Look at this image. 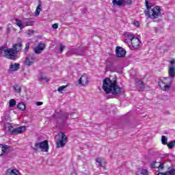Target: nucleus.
Masks as SVG:
<instances>
[{
  "label": "nucleus",
  "instance_id": "f257e3e1",
  "mask_svg": "<svg viewBox=\"0 0 175 175\" xmlns=\"http://www.w3.org/2000/svg\"><path fill=\"white\" fill-rule=\"evenodd\" d=\"M103 90L105 94H112V95H121L124 93V89L117 85V77L112 79L110 78L104 79Z\"/></svg>",
  "mask_w": 175,
  "mask_h": 175
},
{
  "label": "nucleus",
  "instance_id": "f03ea898",
  "mask_svg": "<svg viewBox=\"0 0 175 175\" xmlns=\"http://www.w3.org/2000/svg\"><path fill=\"white\" fill-rule=\"evenodd\" d=\"M23 44L21 42L15 44L13 48L5 49V47L0 48V54H2L5 58L8 59H15L17 58V53L21 50Z\"/></svg>",
  "mask_w": 175,
  "mask_h": 175
},
{
  "label": "nucleus",
  "instance_id": "7ed1b4c3",
  "mask_svg": "<svg viewBox=\"0 0 175 175\" xmlns=\"http://www.w3.org/2000/svg\"><path fill=\"white\" fill-rule=\"evenodd\" d=\"M147 10H145L144 13L147 17L149 18H158V17H161L162 14L161 13V8L158 6H156L153 8H151V6L148 5V1L146 0L145 1Z\"/></svg>",
  "mask_w": 175,
  "mask_h": 175
},
{
  "label": "nucleus",
  "instance_id": "20e7f679",
  "mask_svg": "<svg viewBox=\"0 0 175 175\" xmlns=\"http://www.w3.org/2000/svg\"><path fill=\"white\" fill-rule=\"evenodd\" d=\"M55 122L57 126H62L65 122H66V120L69 118V113L68 112H55L54 113Z\"/></svg>",
  "mask_w": 175,
  "mask_h": 175
},
{
  "label": "nucleus",
  "instance_id": "39448f33",
  "mask_svg": "<svg viewBox=\"0 0 175 175\" xmlns=\"http://www.w3.org/2000/svg\"><path fill=\"white\" fill-rule=\"evenodd\" d=\"M39 148L44 152H49V141L44 140L40 142V143H36L34 147H33V150L37 152L38 151Z\"/></svg>",
  "mask_w": 175,
  "mask_h": 175
},
{
  "label": "nucleus",
  "instance_id": "423d86ee",
  "mask_svg": "<svg viewBox=\"0 0 175 175\" xmlns=\"http://www.w3.org/2000/svg\"><path fill=\"white\" fill-rule=\"evenodd\" d=\"M15 24L19 27L20 29H24L25 27H32L35 24V21H29V19H25L23 21L18 19H15Z\"/></svg>",
  "mask_w": 175,
  "mask_h": 175
},
{
  "label": "nucleus",
  "instance_id": "0eeeda50",
  "mask_svg": "<svg viewBox=\"0 0 175 175\" xmlns=\"http://www.w3.org/2000/svg\"><path fill=\"white\" fill-rule=\"evenodd\" d=\"M59 139L56 142V145L57 148H61L64 147L65 144L68 143V137L64 133H58Z\"/></svg>",
  "mask_w": 175,
  "mask_h": 175
},
{
  "label": "nucleus",
  "instance_id": "6e6552de",
  "mask_svg": "<svg viewBox=\"0 0 175 175\" xmlns=\"http://www.w3.org/2000/svg\"><path fill=\"white\" fill-rule=\"evenodd\" d=\"M36 61V57L35 56V55L31 54V55H29L27 57L25 58V60L23 61V64L27 66H31V65L34 64Z\"/></svg>",
  "mask_w": 175,
  "mask_h": 175
},
{
  "label": "nucleus",
  "instance_id": "1a4fd4ad",
  "mask_svg": "<svg viewBox=\"0 0 175 175\" xmlns=\"http://www.w3.org/2000/svg\"><path fill=\"white\" fill-rule=\"evenodd\" d=\"M112 3L116 6H125V5H132V0H112Z\"/></svg>",
  "mask_w": 175,
  "mask_h": 175
},
{
  "label": "nucleus",
  "instance_id": "9d476101",
  "mask_svg": "<svg viewBox=\"0 0 175 175\" xmlns=\"http://www.w3.org/2000/svg\"><path fill=\"white\" fill-rule=\"evenodd\" d=\"M69 53L70 54H75L76 55H84L85 48H74Z\"/></svg>",
  "mask_w": 175,
  "mask_h": 175
},
{
  "label": "nucleus",
  "instance_id": "9b49d317",
  "mask_svg": "<svg viewBox=\"0 0 175 175\" xmlns=\"http://www.w3.org/2000/svg\"><path fill=\"white\" fill-rule=\"evenodd\" d=\"M116 57L124 58L125 57V54H126V51L121 47V46H117L116 49Z\"/></svg>",
  "mask_w": 175,
  "mask_h": 175
},
{
  "label": "nucleus",
  "instance_id": "f8f14e48",
  "mask_svg": "<svg viewBox=\"0 0 175 175\" xmlns=\"http://www.w3.org/2000/svg\"><path fill=\"white\" fill-rule=\"evenodd\" d=\"M10 151V146L8 145L0 144V157H2L3 154H9Z\"/></svg>",
  "mask_w": 175,
  "mask_h": 175
},
{
  "label": "nucleus",
  "instance_id": "ddd939ff",
  "mask_svg": "<svg viewBox=\"0 0 175 175\" xmlns=\"http://www.w3.org/2000/svg\"><path fill=\"white\" fill-rule=\"evenodd\" d=\"M46 44L43 42H40L37 46L34 48V52L36 54H40L43 50H44Z\"/></svg>",
  "mask_w": 175,
  "mask_h": 175
},
{
  "label": "nucleus",
  "instance_id": "4468645a",
  "mask_svg": "<svg viewBox=\"0 0 175 175\" xmlns=\"http://www.w3.org/2000/svg\"><path fill=\"white\" fill-rule=\"evenodd\" d=\"M79 84L80 85H88V75L86 74L83 75L79 80Z\"/></svg>",
  "mask_w": 175,
  "mask_h": 175
},
{
  "label": "nucleus",
  "instance_id": "2eb2a0df",
  "mask_svg": "<svg viewBox=\"0 0 175 175\" xmlns=\"http://www.w3.org/2000/svg\"><path fill=\"white\" fill-rule=\"evenodd\" d=\"M140 40L139 38L135 37V39H133L131 41V44L133 49H139L140 48Z\"/></svg>",
  "mask_w": 175,
  "mask_h": 175
},
{
  "label": "nucleus",
  "instance_id": "dca6fc26",
  "mask_svg": "<svg viewBox=\"0 0 175 175\" xmlns=\"http://www.w3.org/2000/svg\"><path fill=\"white\" fill-rule=\"evenodd\" d=\"M6 175H21L17 169H8L5 172Z\"/></svg>",
  "mask_w": 175,
  "mask_h": 175
},
{
  "label": "nucleus",
  "instance_id": "f3484780",
  "mask_svg": "<svg viewBox=\"0 0 175 175\" xmlns=\"http://www.w3.org/2000/svg\"><path fill=\"white\" fill-rule=\"evenodd\" d=\"M170 84H172V81H170V85H166L163 81H161L159 83V85L163 91H166V90H169L170 88Z\"/></svg>",
  "mask_w": 175,
  "mask_h": 175
},
{
  "label": "nucleus",
  "instance_id": "a211bd4d",
  "mask_svg": "<svg viewBox=\"0 0 175 175\" xmlns=\"http://www.w3.org/2000/svg\"><path fill=\"white\" fill-rule=\"evenodd\" d=\"M18 69H20V64L15 63L10 66V70L11 72H16V70H18Z\"/></svg>",
  "mask_w": 175,
  "mask_h": 175
},
{
  "label": "nucleus",
  "instance_id": "6ab92c4d",
  "mask_svg": "<svg viewBox=\"0 0 175 175\" xmlns=\"http://www.w3.org/2000/svg\"><path fill=\"white\" fill-rule=\"evenodd\" d=\"M136 86H137V89L139 90V91H143V90H144V88H145L144 82H143L142 81H138L136 83Z\"/></svg>",
  "mask_w": 175,
  "mask_h": 175
},
{
  "label": "nucleus",
  "instance_id": "aec40b11",
  "mask_svg": "<svg viewBox=\"0 0 175 175\" xmlns=\"http://www.w3.org/2000/svg\"><path fill=\"white\" fill-rule=\"evenodd\" d=\"M41 8H42V2L40 1V0H39L38 5L35 11V16H39V14H40V11L42 10Z\"/></svg>",
  "mask_w": 175,
  "mask_h": 175
},
{
  "label": "nucleus",
  "instance_id": "412c9836",
  "mask_svg": "<svg viewBox=\"0 0 175 175\" xmlns=\"http://www.w3.org/2000/svg\"><path fill=\"white\" fill-rule=\"evenodd\" d=\"M25 131V126H20L16 129H14V133H23Z\"/></svg>",
  "mask_w": 175,
  "mask_h": 175
},
{
  "label": "nucleus",
  "instance_id": "4be33fe9",
  "mask_svg": "<svg viewBox=\"0 0 175 175\" xmlns=\"http://www.w3.org/2000/svg\"><path fill=\"white\" fill-rule=\"evenodd\" d=\"M168 73L170 75V77H171L172 79L175 77V69H174V67H170V68L168 70Z\"/></svg>",
  "mask_w": 175,
  "mask_h": 175
},
{
  "label": "nucleus",
  "instance_id": "5701e85b",
  "mask_svg": "<svg viewBox=\"0 0 175 175\" xmlns=\"http://www.w3.org/2000/svg\"><path fill=\"white\" fill-rule=\"evenodd\" d=\"M38 80L40 81H43V80H45L46 83H49V79H47V77H46V76H44V75H43L42 73H40L39 77H38Z\"/></svg>",
  "mask_w": 175,
  "mask_h": 175
},
{
  "label": "nucleus",
  "instance_id": "b1692460",
  "mask_svg": "<svg viewBox=\"0 0 175 175\" xmlns=\"http://www.w3.org/2000/svg\"><path fill=\"white\" fill-rule=\"evenodd\" d=\"M124 36H126V38H127V39H129L131 42L132 40H133V39L136 38L133 34L129 33L128 32L124 33Z\"/></svg>",
  "mask_w": 175,
  "mask_h": 175
},
{
  "label": "nucleus",
  "instance_id": "393cba45",
  "mask_svg": "<svg viewBox=\"0 0 175 175\" xmlns=\"http://www.w3.org/2000/svg\"><path fill=\"white\" fill-rule=\"evenodd\" d=\"M17 108L19 110H25V104L24 103H20L17 105Z\"/></svg>",
  "mask_w": 175,
  "mask_h": 175
},
{
  "label": "nucleus",
  "instance_id": "a878e982",
  "mask_svg": "<svg viewBox=\"0 0 175 175\" xmlns=\"http://www.w3.org/2000/svg\"><path fill=\"white\" fill-rule=\"evenodd\" d=\"M14 90L15 92H16V93L21 92V87L18 86V85H14Z\"/></svg>",
  "mask_w": 175,
  "mask_h": 175
},
{
  "label": "nucleus",
  "instance_id": "bb28decb",
  "mask_svg": "<svg viewBox=\"0 0 175 175\" xmlns=\"http://www.w3.org/2000/svg\"><path fill=\"white\" fill-rule=\"evenodd\" d=\"M161 143L162 144H164V145L167 144V137H166L165 135H163L161 137Z\"/></svg>",
  "mask_w": 175,
  "mask_h": 175
},
{
  "label": "nucleus",
  "instance_id": "cd10ccee",
  "mask_svg": "<svg viewBox=\"0 0 175 175\" xmlns=\"http://www.w3.org/2000/svg\"><path fill=\"white\" fill-rule=\"evenodd\" d=\"M9 105H10V107H14V106H16V100L11 99L9 101Z\"/></svg>",
  "mask_w": 175,
  "mask_h": 175
},
{
  "label": "nucleus",
  "instance_id": "c85d7f7f",
  "mask_svg": "<svg viewBox=\"0 0 175 175\" xmlns=\"http://www.w3.org/2000/svg\"><path fill=\"white\" fill-rule=\"evenodd\" d=\"M174 146H175V141H171L170 142H169L167 144V147L170 150H172V148H173V147H174Z\"/></svg>",
  "mask_w": 175,
  "mask_h": 175
},
{
  "label": "nucleus",
  "instance_id": "c756f323",
  "mask_svg": "<svg viewBox=\"0 0 175 175\" xmlns=\"http://www.w3.org/2000/svg\"><path fill=\"white\" fill-rule=\"evenodd\" d=\"M157 175H172L171 171H170V167H168V171L165 172H160Z\"/></svg>",
  "mask_w": 175,
  "mask_h": 175
},
{
  "label": "nucleus",
  "instance_id": "7c9ffc66",
  "mask_svg": "<svg viewBox=\"0 0 175 175\" xmlns=\"http://www.w3.org/2000/svg\"><path fill=\"white\" fill-rule=\"evenodd\" d=\"M66 87H68V85L60 86V87L58 88L57 91L59 92H62L64 91V90H65V88H66Z\"/></svg>",
  "mask_w": 175,
  "mask_h": 175
},
{
  "label": "nucleus",
  "instance_id": "2f4dec72",
  "mask_svg": "<svg viewBox=\"0 0 175 175\" xmlns=\"http://www.w3.org/2000/svg\"><path fill=\"white\" fill-rule=\"evenodd\" d=\"M70 117L72 118V120H76V118H79V115L77 113H71Z\"/></svg>",
  "mask_w": 175,
  "mask_h": 175
},
{
  "label": "nucleus",
  "instance_id": "473e14b6",
  "mask_svg": "<svg viewBox=\"0 0 175 175\" xmlns=\"http://www.w3.org/2000/svg\"><path fill=\"white\" fill-rule=\"evenodd\" d=\"M96 162H97V163H98L100 167H102V158L98 157L96 159Z\"/></svg>",
  "mask_w": 175,
  "mask_h": 175
},
{
  "label": "nucleus",
  "instance_id": "72a5a7b5",
  "mask_svg": "<svg viewBox=\"0 0 175 175\" xmlns=\"http://www.w3.org/2000/svg\"><path fill=\"white\" fill-rule=\"evenodd\" d=\"M165 163H159V165L157 166L158 170L163 169L165 167Z\"/></svg>",
  "mask_w": 175,
  "mask_h": 175
},
{
  "label": "nucleus",
  "instance_id": "f704fd0d",
  "mask_svg": "<svg viewBox=\"0 0 175 175\" xmlns=\"http://www.w3.org/2000/svg\"><path fill=\"white\" fill-rule=\"evenodd\" d=\"M141 175H148V171L147 170H142L140 172Z\"/></svg>",
  "mask_w": 175,
  "mask_h": 175
},
{
  "label": "nucleus",
  "instance_id": "c9c22d12",
  "mask_svg": "<svg viewBox=\"0 0 175 175\" xmlns=\"http://www.w3.org/2000/svg\"><path fill=\"white\" fill-rule=\"evenodd\" d=\"M8 131L9 132H11V133H14V129L13 128V126H9Z\"/></svg>",
  "mask_w": 175,
  "mask_h": 175
},
{
  "label": "nucleus",
  "instance_id": "e433bc0d",
  "mask_svg": "<svg viewBox=\"0 0 175 175\" xmlns=\"http://www.w3.org/2000/svg\"><path fill=\"white\" fill-rule=\"evenodd\" d=\"M157 161H153L151 164L150 166L151 167H152L153 169H157V167H158V166H156Z\"/></svg>",
  "mask_w": 175,
  "mask_h": 175
},
{
  "label": "nucleus",
  "instance_id": "4c0bfd02",
  "mask_svg": "<svg viewBox=\"0 0 175 175\" xmlns=\"http://www.w3.org/2000/svg\"><path fill=\"white\" fill-rule=\"evenodd\" d=\"M29 49V43H27L25 44V53H27V51H28V49Z\"/></svg>",
  "mask_w": 175,
  "mask_h": 175
},
{
  "label": "nucleus",
  "instance_id": "58836bf2",
  "mask_svg": "<svg viewBox=\"0 0 175 175\" xmlns=\"http://www.w3.org/2000/svg\"><path fill=\"white\" fill-rule=\"evenodd\" d=\"M133 24L135 27H140V23H139V21H134Z\"/></svg>",
  "mask_w": 175,
  "mask_h": 175
},
{
  "label": "nucleus",
  "instance_id": "ea45409f",
  "mask_svg": "<svg viewBox=\"0 0 175 175\" xmlns=\"http://www.w3.org/2000/svg\"><path fill=\"white\" fill-rule=\"evenodd\" d=\"M52 28H53V29H58V24L54 23V24L52 25Z\"/></svg>",
  "mask_w": 175,
  "mask_h": 175
},
{
  "label": "nucleus",
  "instance_id": "a19ab883",
  "mask_svg": "<svg viewBox=\"0 0 175 175\" xmlns=\"http://www.w3.org/2000/svg\"><path fill=\"white\" fill-rule=\"evenodd\" d=\"M64 49H65V46L60 44L59 51L62 53L64 51Z\"/></svg>",
  "mask_w": 175,
  "mask_h": 175
},
{
  "label": "nucleus",
  "instance_id": "79ce46f5",
  "mask_svg": "<svg viewBox=\"0 0 175 175\" xmlns=\"http://www.w3.org/2000/svg\"><path fill=\"white\" fill-rule=\"evenodd\" d=\"M34 31L32 29H29L27 31V35H32Z\"/></svg>",
  "mask_w": 175,
  "mask_h": 175
},
{
  "label": "nucleus",
  "instance_id": "37998d69",
  "mask_svg": "<svg viewBox=\"0 0 175 175\" xmlns=\"http://www.w3.org/2000/svg\"><path fill=\"white\" fill-rule=\"evenodd\" d=\"M171 171V175H175V169L170 170Z\"/></svg>",
  "mask_w": 175,
  "mask_h": 175
},
{
  "label": "nucleus",
  "instance_id": "c03bdc74",
  "mask_svg": "<svg viewBox=\"0 0 175 175\" xmlns=\"http://www.w3.org/2000/svg\"><path fill=\"white\" fill-rule=\"evenodd\" d=\"M42 105H43V103H42V102H37L36 103L37 106H42Z\"/></svg>",
  "mask_w": 175,
  "mask_h": 175
},
{
  "label": "nucleus",
  "instance_id": "a18cd8bd",
  "mask_svg": "<svg viewBox=\"0 0 175 175\" xmlns=\"http://www.w3.org/2000/svg\"><path fill=\"white\" fill-rule=\"evenodd\" d=\"M170 64H171V65H174V64H175L174 59H172V61L170 62Z\"/></svg>",
  "mask_w": 175,
  "mask_h": 175
},
{
  "label": "nucleus",
  "instance_id": "49530a36",
  "mask_svg": "<svg viewBox=\"0 0 175 175\" xmlns=\"http://www.w3.org/2000/svg\"><path fill=\"white\" fill-rule=\"evenodd\" d=\"M7 31L9 33V32H10V29H7Z\"/></svg>",
  "mask_w": 175,
  "mask_h": 175
},
{
  "label": "nucleus",
  "instance_id": "de8ad7c7",
  "mask_svg": "<svg viewBox=\"0 0 175 175\" xmlns=\"http://www.w3.org/2000/svg\"><path fill=\"white\" fill-rule=\"evenodd\" d=\"M0 154H2V148H1Z\"/></svg>",
  "mask_w": 175,
  "mask_h": 175
},
{
  "label": "nucleus",
  "instance_id": "09e8293b",
  "mask_svg": "<svg viewBox=\"0 0 175 175\" xmlns=\"http://www.w3.org/2000/svg\"><path fill=\"white\" fill-rule=\"evenodd\" d=\"M1 31H2V27H0V32H1Z\"/></svg>",
  "mask_w": 175,
  "mask_h": 175
},
{
  "label": "nucleus",
  "instance_id": "8fccbe9b",
  "mask_svg": "<svg viewBox=\"0 0 175 175\" xmlns=\"http://www.w3.org/2000/svg\"><path fill=\"white\" fill-rule=\"evenodd\" d=\"M163 79H167V77H163Z\"/></svg>",
  "mask_w": 175,
  "mask_h": 175
},
{
  "label": "nucleus",
  "instance_id": "3c124183",
  "mask_svg": "<svg viewBox=\"0 0 175 175\" xmlns=\"http://www.w3.org/2000/svg\"><path fill=\"white\" fill-rule=\"evenodd\" d=\"M167 114H170V113H169V112H167Z\"/></svg>",
  "mask_w": 175,
  "mask_h": 175
}]
</instances>
